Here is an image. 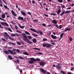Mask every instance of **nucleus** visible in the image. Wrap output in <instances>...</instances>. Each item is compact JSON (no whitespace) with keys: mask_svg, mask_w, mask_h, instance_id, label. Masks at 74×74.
Segmentation results:
<instances>
[{"mask_svg":"<svg viewBox=\"0 0 74 74\" xmlns=\"http://www.w3.org/2000/svg\"><path fill=\"white\" fill-rule=\"evenodd\" d=\"M22 37L23 38V41H26L29 44H32L33 43L32 42L29 41V39H27V37L26 36V34H25L23 33L22 34Z\"/></svg>","mask_w":74,"mask_h":74,"instance_id":"1","label":"nucleus"},{"mask_svg":"<svg viewBox=\"0 0 74 74\" xmlns=\"http://www.w3.org/2000/svg\"><path fill=\"white\" fill-rule=\"evenodd\" d=\"M31 61L29 62V64H33L34 63V62H36V61H40V60L39 58H37L36 59L34 58H31L30 59Z\"/></svg>","mask_w":74,"mask_h":74,"instance_id":"2","label":"nucleus"},{"mask_svg":"<svg viewBox=\"0 0 74 74\" xmlns=\"http://www.w3.org/2000/svg\"><path fill=\"white\" fill-rule=\"evenodd\" d=\"M46 46L47 48H51V47L52 46V45L48 43H46L43 45V47H45Z\"/></svg>","mask_w":74,"mask_h":74,"instance_id":"3","label":"nucleus"},{"mask_svg":"<svg viewBox=\"0 0 74 74\" xmlns=\"http://www.w3.org/2000/svg\"><path fill=\"white\" fill-rule=\"evenodd\" d=\"M8 51H9V52L11 53V54H13V55H16V52L14 51V53H13V51H12L11 50H8Z\"/></svg>","mask_w":74,"mask_h":74,"instance_id":"4","label":"nucleus"},{"mask_svg":"<svg viewBox=\"0 0 74 74\" xmlns=\"http://www.w3.org/2000/svg\"><path fill=\"white\" fill-rule=\"evenodd\" d=\"M54 26H55L57 28H58V29H61L62 28V25H60L59 26L58 25L56 24L54 25Z\"/></svg>","mask_w":74,"mask_h":74,"instance_id":"5","label":"nucleus"},{"mask_svg":"<svg viewBox=\"0 0 74 74\" xmlns=\"http://www.w3.org/2000/svg\"><path fill=\"white\" fill-rule=\"evenodd\" d=\"M12 15L14 16H17V14L13 10H12Z\"/></svg>","mask_w":74,"mask_h":74,"instance_id":"6","label":"nucleus"},{"mask_svg":"<svg viewBox=\"0 0 74 74\" xmlns=\"http://www.w3.org/2000/svg\"><path fill=\"white\" fill-rule=\"evenodd\" d=\"M1 24L2 25H4V26H8L9 25L7 24L6 23H4L3 22H1Z\"/></svg>","mask_w":74,"mask_h":74,"instance_id":"7","label":"nucleus"},{"mask_svg":"<svg viewBox=\"0 0 74 74\" xmlns=\"http://www.w3.org/2000/svg\"><path fill=\"white\" fill-rule=\"evenodd\" d=\"M57 64H58V65H56V68L58 69H60L62 67H61V66H60V64L57 63Z\"/></svg>","mask_w":74,"mask_h":74,"instance_id":"8","label":"nucleus"},{"mask_svg":"<svg viewBox=\"0 0 74 74\" xmlns=\"http://www.w3.org/2000/svg\"><path fill=\"white\" fill-rule=\"evenodd\" d=\"M30 30H32V31H33V32H35V33H38V34L39 33V32H38L36 30L33 28H30Z\"/></svg>","mask_w":74,"mask_h":74,"instance_id":"9","label":"nucleus"},{"mask_svg":"<svg viewBox=\"0 0 74 74\" xmlns=\"http://www.w3.org/2000/svg\"><path fill=\"white\" fill-rule=\"evenodd\" d=\"M40 70L41 71L42 73H47V71H45V70L42 68L40 69Z\"/></svg>","mask_w":74,"mask_h":74,"instance_id":"10","label":"nucleus"},{"mask_svg":"<svg viewBox=\"0 0 74 74\" xmlns=\"http://www.w3.org/2000/svg\"><path fill=\"white\" fill-rule=\"evenodd\" d=\"M51 37H52L53 39H56L57 37L56 36H54L53 34H51Z\"/></svg>","mask_w":74,"mask_h":74,"instance_id":"11","label":"nucleus"},{"mask_svg":"<svg viewBox=\"0 0 74 74\" xmlns=\"http://www.w3.org/2000/svg\"><path fill=\"white\" fill-rule=\"evenodd\" d=\"M21 14H22V15H23V16H26V13H25L23 11L21 12Z\"/></svg>","mask_w":74,"mask_h":74,"instance_id":"12","label":"nucleus"},{"mask_svg":"<svg viewBox=\"0 0 74 74\" xmlns=\"http://www.w3.org/2000/svg\"><path fill=\"white\" fill-rule=\"evenodd\" d=\"M4 28H5V29L7 30H8L9 31H10V32H12V31L11 30V29L10 28H8L7 27H4Z\"/></svg>","mask_w":74,"mask_h":74,"instance_id":"13","label":"nucleus"},{"mask_svg":"<svg viewBox=\"0 0 74 74\" xmlns=\"http://www.w3.org/2000/svg\"><path fill=\"white\" fill-rule=\"evenodd\" d=\"M18 20H21L22 21H23L24 20L23 18L22 17H21V16H20L18 17Z\"/></svg>","mask_w":74,"mask_h":74,"instance_id":"14","label":"nucleus"},{"mask_svg":"<svg viewBox=\"0 0 74 74\" xmlns=\"http://www.w3.org/2000/svg\"><path fill=\"white\" fill-rule=\"evenodd\" d=\"M58 12H57L58 15H59L60 13L61 12V9H58Z\"/></svg>","mask_w":74,"mask_h":74,"instance_id":"15","label":"nucleus"},{"mask_svg":"<svg viewBox=\"0 0 74 74\" xmlns=\"http://www.w3.org/2000/svg\"><path fill=\"white\" fill-rule=\"evenodd\" d=\"M67 31H71V29L70 28H67L65 29L64 31L67 32Z\"/></svg>","mask_w":74,"mask_h":74,"instance_id":"16","label":"nucleus"},{"mask_svg":"<svg viewBox=\"0 0 74 74\" xmlns=\"http://www.w3.org/2000/svg\"><path fill=\"white\" fill-rule=\"evenodd\" d=\"M65 14V10H64V11L60 14V16H62V15H64V14Z\"/></svg>","mask_w":74,"mask_h":74,"instance_id":"17","label":"nucleus"},{"mask_svg":"<svg viewBox=\"0 0 74 74\" xmlns=\"http://www.w3.org/2000/svg\"><path fill=\"white\" fill-rule=\"evenodd\" d=\"M20 27V28H21V29H24V28H25V26H21V25L20 24H19L18 25Z\"/></svg>","mask_w":74,"mask_h":74,"instance_id":"18","label":"nucleus"},{"mask_svg":"<svg viewBox=\"0 0 74 74\" xmlns=\"http://www.w3.org/2000/svg\"><path fill=\"white\" fill-rule=\"evenodd\" d=\"M40 65L41 66H43L44 65V63L43 62H41L40 63Z\"/></svg>","mask_w":74,"mask_h":74,"instance_id":"19","label":"nucleus"},{"mask_svg":"<svg viewBox=\"0 0 74 74\" xmlns=\"http://www.w3.org/2000/svg\"><path fill=\"white\" fill-rule=\"evenodd\" d=\"M23 53L25 55H29V53L27 52H24Z\"/></svg>","mask_w":74,"mask_h":74,"instance_id":"20","label":"nucleus"},{"mask_svg":"<svg viewBox=\"0 0 74 74\" xmlns=\"http://www.w3.org/2000/svg\"><path fill=\"white\" fill-rule=\"evenodd\" d=\"M32 35L34 37H38V35H36L33 33H32Z\"/></svg>","mask_w":74,"mask_h":74,"instance_id":"21","label":"nucleus"},{"mask_svg":"<svg viewBox=\"0 0 74 74\" xmlns=\"http://www.w3.org/2000/svg\"><path fill=\"white\" fill-rule=\"evenodd\" d=\"M56 20H54L53 21V23H55V24H57V22L56 21Z\"/></svg>","mask_w":74,"mask_h":74,"instance_id":"22","label":"nucleus"},{"mask_svg":"<svg viewBox=\"0 0 74 74\" xmlns=\"http://www.w3.org/2000/svg\"><path fill=\"white\" fill-rule=\"evenodd\" d=\"M9 44H12V45H14V46H15V45H16L15 44V43H14L11 42H9Z\"/></svg>","mask_w":74,"mask_h":74,"instance_id":"23","label":"nucleus"},{"mask_svg":"<svg viewBox=\"0 0 74 74\" xmlns=\"http://www.w3.org/2000/svg\"><path fill=\"white\" fill-rule=\"evenodd\" d=\"M15 63H19L20 62L19 60L18 59H17L15 61Z\"/></svg>","mask_w":74,"mask_h":74,"instance_id":"24","label":"nucleus"},{"mask_svg":"<svg viewBox=\"0 0 74 74\" xmlns=\"http://www.w3.org/2000/svg\"><path fill=\"white\" fill-rule=\"evenodd\" d=\"M36 41H37V40L36 39H34L33 40V42H34V43H36Z\"/></svg>","mask_w":74,"mask_h":74,"instance_id":"25","label":"nucleus"},{"mask_svg":"<svg viewBox=\"0 0 74 74\" xmlns=\"http://www.w3.org/2000/svg\"><path fill=\"white\" fill-rule=\"evenodd\" d=\"M8 58H9V59H10V60H12V57H11V56L10 55H9L8 56Z\"/></svg>","mask_w":74,"mask_h":74,"instance_id":"26","label":"nucleus"},{"mask_svg":"<svg viewBox=\"0 0 74 74\" xmlns=\"http://www.w3.org/2000/svg\"><path fill=\"white\" fill-rule=\"evenodd\" d=\"M34 49H35V50H38V51H40L41 50L40 49L38 48H33Z\"/></svg>","mask_w":74,"mask_h":74,"instance_id":"27","label":"nucleus"},{"mask_svg":"<svg viewBox=\"0 0 74 74\" xmlns=\"http://www.w3.org/2000/svg\"><path fill=\"white\" fill-rule=\"evenodd\" d=\"M64 35V33H61V34L60 35V37H61V38H62V37H63V36Z\"/></svg>","mask_w":74,"mask_h":74,"instance_id":"28","label":"nucleus"},{"mask_svg":"<svg viewBox=\"0 0 74 74\" xmlns=\"http://www.w3.org/2000/svg\"><path fill=\"white\" fill-rule=\"evenodd\" d=\"M27 37L28 38H29V39H32V36H27Z\"/></svg>","mask_w":74,"mask_h":74,"instance_id":"29","label":"nucleus"},{"mask_svg":"<svg viewBox=\"0 0 74 74\" xmlns=\"http://www.w3.org/2000/svg\"><path fill=\"white\" fill-rule=\"evenodd\" d=\"M25 33L26 34H27V35H30V33L26 31L25 32Z\"/></svg>","mask_w":74,"mask_h":74,"instance_id":"30","label":"nucleus"},{"mask_svg":"<svg viewBox=\"0 0 74 74\" xmlns=\"http://www.w3.org/2000/svg\"><path fill=\"white\" fill-rule=\"evenodd\" d=\"M4 52L5 53H6V54H7V55H8V54H9V52H8V51H4Z\"/></svg>","mask_w":74,"mask_h":74,"instance_id":"31","label":"nucleus"},{"mask_svg":"<svg viewBox=\"0 0 74 74\" xmlns=\"http://www.w3.org/2000/svg\"><path fill=\"white\" fill-rule=\"evenodd\" d=\"M4 33L5 34L6 36H7L8 37H10V36L8 35V34L7 33V32H4Z\"/></svg>","mask_w":74,"mask_h":74,"instance_id":"32","label":"nucleus"},{"mask_svg":"<svg viewBox=\"0 0 74 74\" xmlns=\"http://www.w3.org/2000/svg\"><path fill=\"white\" fill-rule=\"evenodd\" d=\"M11 36L12 37H15V36H16V35H15V34H11Z\"/></svg>","mask_w":74,"mask_h":74,"instance_id":"33","label":"nucleus"},{"mask_svg":"<svg viewBox=\"0 0 74 74\" xmlns=\"http://www.w3.org/2000/svg\"><path fill=\"white\" fill-rule=\"evenodd\" d=\"M5 14H2V18H5Z\"/></svg>","mask_w":74,"mask_h":74,"instance_id":"34","label":"nucleus"},{"mask_svg":"<svg viewBox=\"0 0 74 74\" xmlns=\"http://www.w3.org/2000/svg\"><path fill=\"white\" fill-rule=\"evenodd\" d=\"M59 3H63V0H58Z\"/></svg>","mask_w":74,"mask_h":74,"instance_id":"35","label":"nucleus"},{"mask_svg":"<svg viewBox=\"0 0 74 74\" xmlns=\"http://www.w3.org/2000/svg\"><path fill=\"white\" fill-rule=\"evenodd\" d=\"M69 12H70V11H67L65 12V14H68V13H69Z\"/></svg>","mask_w":74,"mask_h":74,"instance_id":"36","label":"nucleus"},{"mask_svg":"<svg viewBox=\"0 0 74 74\" xmlns=\"http://www.w3.org/2000/svg\"><path fill=\"white\" fill-rule=\"evenodd\" d=\"M4 38L6 40H8V38L7 36H5V35H4Z\"/></svg>","mask_w":74,"mask_h":74,"instance_id":"37","label":"nucleus"},{"mask_svg":"<svg viewBox=\"0 0 74 74\" xmlns=\"http://www.w3.org/2000/svg\"><path fill=\"white\" fill-rule=\"evenodd\" d=\"M18 57L20 59H22V60H23L24 59V58L22 57L19 56Z\"/></svg>","mask_w":74,"mask_h":74,"instance_id":"38","label":"nucleus"},{"mask_svg":"<svg viewBox=\"0 0 74 74\" xmlns=\"http://www.w3.org/2000/svg\"><path fill=\"white\" fill-rule=\"evenodd\" d=\"M9 39L10 40H12V41H14V39L13 38H12L11 37H10Z\"/></svg>","mask_w":74,"mask_h":74,"instance_id":"39","label":"nucleus"},{"mask_svg":"<svg viewBox=\"0 0 74 74\" xmlns=\"http://www.w3.org/2000/svg\"><path fill=\"white\" fill-rule=\"evenodd\" d=\"M37 55H42V53H36Z\"/></svg>","mask_w":74,"mask_h":74,"instance_id":"40","label":"nucleus"},{"mask_svg":"<svg viewBox=\"0 0 74 74\" xmlns=\"http://www.w3.org/2000/svg\"><path fill=\"white\" fill-rule=\"evenodd\" d=\"M43 41H47V39L46 38L43 39Z\"/></svg>","mask_w":74,"mask_h":74,"instance_id":"41","label":"nucleus"},{"mask_svg":"<svg viewBox=\"0 0 74 74\" xmlns=\"http://www.w3.org/2000/svg\"><path fill=\"white\" fill-rule=\"evenodd\" d=\"M69 40L70 41H72V40H73V39L72 38H69Z\"/></svg>","mask_w":74,"mask_h":74,"instance_id":"42","label":"nucleus"},{"mask_svg":"<svg viewBox=\"0 0 74 74\" xmlns=\"http://www.w3.org/2000/svg\"><path fill=\"white\" fill-rule=\"evenodd\" d=\"M17 44L18 45H21V43H19V42L18 41H17Z\"/></svg>","mask_w":74,"mask_h":74,"instance_id":"43","label":"nucleus"},{"mask_svg":"<svg viewBox=\"0 0 74 74\" xmlns=\"http://www.w3.org/2000/svg\"><path fill=\"white\" fill-rule=\"evenodd\" d=\"M2 40H3V41H6V40H5L4 38H2L1 39Z\"/></svg>","mask_w":74,"mask_h":74,"instance_id":"44","label":"nucleus"},{"mask_svg":"<svg viewBox=\"0 0 74 74\" xmlns=\"http://www.w3.org/2000/svg\"><path fill=\"white\" fill-rule=\"evenodd\" d=\"M62 8H66V7H65V6L63 5H62Z\"/></svg>","mask_w":74,"mask_h":74,"instance_id":"45","label":"nucleus"},{"mask_svg":"<svg viewBox=\"0 0 74 74\" xmlns=\"http://www.w3.org/2000/svg\"><path fill=\"white\" fill-rule=\"evenodd\" d=\"M61 73H62L63 74H65V73H64V72L63 71H60Z\"/></svg>","mask_w":74,"mask_h":74,"instance_id":"46","label":"nucleus"},{"mask_svg":"<svg viewBox=\"0 0 74 74\" xmlns=\"http://www.w3.org/2000/svg\"><path fill=\"white\" fill-rule=\"evenodd\" d=\"M33 21H34V22H38V20H37V19H36L35 20H33Z\"/></svg>","mask_w":74,"mask_h":74,"instance_id":"47","label":"nucleus"},{"mask_svg":"<svg viewBox=\"0 0 74 74\" xmlns=\"http://www.w3.org/2000/svg\"><path fill=\"white\" fill-rule=\"evenodd\" d=\"M44 15L45 16H46L47 17H48V15L47 14H44Z\"/></svg>","mask_w":74,"mask_h":74,"instance_id":"48","label":"nucleus"},{"mask_svg":"<svg viewBox=\"0 0 74 74\" xmlns=\"http://www.w3.org/2000/svg\"><path fill=\"white\" fill-rule=\"evenodd\" d=\"M40 5L41 7H42V8H43V6H42V4H41V2H40Z\"/></svg>","mask_w":74,"mask_h":74,"instance_id":"49","label":"nucleus"},{"mask_svg":"<svg viewBox=\"0 0 74 74\" xmlns=\"http://www.w3.org/2000/svg\"><path fill=\"white\" fill-rule=\"evenodd\" d=\"M16 51H17V52H20V51L18 49H17Z\"/></svg>","mask_w":74,"mask_h":74,"instance_id":"50","label":"nucleus"},{"mask_svg":"<svg viewBox=\"0 0 74 74\" xmlns=\"http://www.w3.org/2000/svg\"><path fill=\"white\" fill-rule=\"evenodd\" d=\"M42 25L43 26H46V25H45V23H43L42 24Z\"/></svg>","mask_w":74,"mask_h":74,"instance_id":"51","label":"nucleus"},{"mask_svg":"<svg viewBox=\"0 0 74 74\" xmlns=\"http://www.w3.org/2000/svg\"><path fill=\"white\" fill-rule=\"evenodd\" d=\"M15 28L17 30V29H18V27L16 25L15 26Z\"/></svg>","mask_w":74,"mask_h":74,"instance_id":"52","label":"nucleus"},{"mask_svg":"<svg viewBox=\"0 0 74 74\" xmlns=\"http://www.w3.org/2000/svg\"><path fill=\"white\" fill-rule=\"evenodd\" d=\"M40 34H41L42 35L43 34V33H42V32H40Z\"/></svg>","mask_w":74,"mask_h":74,"instance_id":"53","label":"nucleus"},{"mask_svg":"<svg viewBox=\"0 0 74 74\" xmlns=\"http://www.w3.org/2000/svg\"><path fill=\"white\" fill-rule=\"evenodd\" d=\"M0 19H1V20L2 21H5V20L2 19L0 17Z\"/></svg>","mask_w":74,"mask_h":74,"instance_id":"54","label":"nucleus"},{"mask_svg":"<svg viewBox=\"0 0 74 74\" xmlns=\"http://www.w3.org/2000/svg\"><path fill=\"white\" fill-rule=\"evenodd\" d=\"M71 8H66V10H70Z\"/></svg>","mask_w":74,"mask_h":74,"instance_id":"55","label":"nucleus"},{"mask_svg":"<svg viewBox=\"0 0 74 74\" xmlns=\"http://www.w3.org/2000/svg\"><path fill=\"white\" fill-rule=\"evenodd\" d=\"M16 32H18V33H21L22 32H21V31H16Z\"/></svg>","mask_w":74,"mask_h":74,"instance_id":"56","label":"nucleus"},{"mask_svg":"<svg viewBox=\"0 0 74 74\" xmlns=\"http://www.w3.org/2000/svg\"><path fill=\"white\" fill-rule=\"evenodd\" d=\"M0 28H1L2 29H3V27H1V25L0 24Z\"/></svg>","mask_w":74,"mask_h":74,"instance_id":"57","label":"nucleus"},{"mask_svg":"<svg viewBox=\"0 0 74 74\" xmlns=\"http://www.w3.org/2000/svg\"><path fill=\"white\" fill-rule=\"evenodd\" d=\"M53 15L54 16H57V14H56L53 13Z\"/></svg>","mask_w":74,"mask_h":74,"instance_id":"58","label":"nucleus"},{"mask_svg":"<svg viewBox=\"0 0 74 74\" xmlns=\"http://www.w3.org/2000/svg\"><path fill=\"white\" fill-rule=\"evenodd\" d=\"M74 69V68H72L71 69V71H73V70Z\"/></svg>","mask_w":74,"mask_h":74,"instance_id":"59","label":"nucleus"},{"mask_svg":"<svg viewBox=\"0 0 74 74\" xmlns=\"http://www.w3.org/2000/svg\"><path fill=\"white\" fill-rule=\"evenodd\" d=\"M4 7H5V8H7V6L5 5L4 6Z\"/></svg>","mask_w":74,"mask_h":74,"instance_id":"60","label":"nucleus"},{"mask_svg":"<svg viewBox=\"0 0 74 74\" xmlns=\"http://www.w3.org/2000/svg\"><path fill=\"white\" fill-rule=\"evenodd\" d=\"M51 34V32H50L49 34V36H50Z\"/></svg>","mask_w":74,"mask_h":74,"instance_id":"61","label":"nucleus"},{"mask_svg":"<svg viewBox=\"0 0 74 74\" xmlns=\"http://www.w3.org/2000/svg\"><path fill=\"white\" fill-rule=\"evenodd\" d=\"M28 14H29V15H31V13H30V12H28Z\"/></svg>","mask_w":74,"mask_h":74,"instance_id":"62","label":"nucleus"},{"mask_svg":"<svg viewBox=\"0 0 74 74\" xmlns=\"http://www.w3.org/2000/svg\"><path fill=\"white\" fill-rule=\"evenodd\" d=\"M51 44H52L53 45H55V43H51Z\"/></svg>","mask_w":74,"mask_h":74,"instance_id":"63","label":"nucleus"},{"mask_svg":"<svg viewBox=\"0 0 74 74\" xmlns=\"http://www.w3.org/2000/svg\"><path fill=\"white\" fill-rule=\"evenodd\" d=\"M71 72H68L67 74H71Z\"/></svg>","mask_w":74,"mask_h":74,"instance_id":"64","label":"nucleus"}]
</instances>
